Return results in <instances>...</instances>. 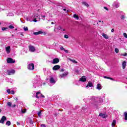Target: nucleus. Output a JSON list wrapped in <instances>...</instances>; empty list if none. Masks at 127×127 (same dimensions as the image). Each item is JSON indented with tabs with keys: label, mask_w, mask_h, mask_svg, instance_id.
Here are the masks:
<instances>
[{
	"label": "nucleus",
	"mask_w": 127,
	"mask_h": 127,
	"mask_svg": "<svg viewBox=\"0 0 127 127\" xmlns=\"http://www.w3.org/2000/svg\"><path fill=\"white\" fill-rule=\"evenodd\" d=\"M60 69V65H56L53 67V70H59Z\"/></svg>",
	"instance_id": "9d476101"
},
{
	"label": "nucleus",
	"mask_w": 127,
	"mask_h": 127,
	"mask_svg": "<svg viewBox=\"0 0 127 127\" xmlns=\"http://www.w3.org/2000/svg\"><path fill=\"white\" fill-rule=\"evenodd\" d=\"M64 52H65V53H69V51L67 50L64 49Z\"/></svg>",
	"instance_id": "c03bdc74"
},
{
	"label": "nucleus",
	"mask_w": 127,
	"mask_h": 127,
	"mask_svg": "<svg viewBox=\"0 0 127 127\" xmlns=\"http://www.w3.org/2000/svg\"><path fill=\"white\" fill-rule=\"evenodd\" d=\"M1 110L0 109V113H1Z\"/></svg>",
	"instance_id": "e2e57ef3"
},
{
	"label": "nucleus",
	"mask_w": 127,
	"mask_h": 127,
	"mask_svg": "<svg viewBox=\"0 0 127 127\" xmlns=\"http://www.w3.org/2000/svg\"><path fill=\"white\" fill-rule=\"evenodd\" d=\"M5 50H6V52H7V54H9V53H10V46L6 47Z\"/></svg>",
	"instance_id": "9b49d317"
},
{
	"label": "nucleus",
	"mask_w": 127,
	"mask_h": 127,
	"mask_svg": "<svg viewBox=\"0 0 127 127\" xmlns=\"http://www.w3.org/2000/svg\"><path fill=\"white\" fill-rule=\"evenodd\" d=\"M68 74V71H65L64 72V73H63L62 74H61L60 75V77H61V78H65V77H66V76H67Z\"/></svg>",
	"instance_id": "423d86ee"
},
{
	"label": "nucleus",
	"mask_w": 127,
	"mask_h": 127,
	"mask_svg": "<svg viewBox=\"0 0 127 127\" xmlns=\"http://www.w3.org/2000/svg\"><path fill=\"white\" fill-rule=\"evenodd\" d=\"M6 92L8 94H10V89H7Z\"/></svg>",
	"instance_id": "79ce46f5"
},
{
	"label": "nucleus",
	"mask_w": 127,
	"mask_h": 127,
	"mask_svg": "<svg viewBox=\"0 0 127 127\" xmlns=\"http://www.w3.org/2000/svg\"><path fill=\"white\" fill-rule=\"evenodd\" d=\"M50 83H52V84H55L56 83V81L54 79L53 77H51L50 79Z\"/></svg>",
	"instance_id": "2eb2a0df"
},
{
	"label": "nucleus",
	"mask_w": 127,
	"mask_h": 127,
	"mask_svg": "<svg viewBox=\"0 0 127 127\" xmlns=\"http://www.w3.org/2000/svg\"><path fill=\"white\" fill-rule=\"evenodd\" d=\"M15 30H17V29H15Z\"/></svg>",
	"instance_id": "338daca9"
},
{
	"label": "nucleus",
	"mask_w": 127,
	"mask_h": 127,
	"mask_svg": "<svg viewBox=\"0 0 127 127\" xmlns=\"http://www.w3.org/2000/svg\"><path fill=\"white\" fill-rule=\"evenodd\" d=\"M34 15L35 16L37 21H39V20H40V18L38 14H34Z\"/></svg>",
	"instance_id": "dca6fc26"
},
{
	"label": "nucleus",
	"mask_w": 127,
	"mask_h": 127,
	"mask_svg": "<svg viewBox=\"0 0 127 127\" xmlns=\"http://www.w3.org/2000/svg\"><path fill=\"white\" fill-rule=\"evenodd\" d=\"M59 59L58 58L54 59L53 61V64H57V63H59Z\"/></svg>",
	"instance_id": "ddd939ff"
},
{
	"label": "nucleus",
	"mask_w": 127,
	"mask_h": 127,
	"mask_svg": "<svg viewBox=\"0 0 127 127\" xmlns=\"http://www.w3.org/2000/svg\"><path fill=\"white\" fill-rule=\"evenodd\" d=\"M113 7H116V8H118L119 6H120V4L117 2H115L113 4Z\"/></svg>",
	"instance_id": "6e6552de"
},
{
	"label": "nucleus",
	"mask_w": 127,
	"mask_h": 127,
	"mask_svg": "<svg viewBox=\"0 0 127 127\" xmlns=\"http://www.w3.org/2000/svg\"><path fill=\"white\" fill-rule=\"evenodd\" d=\"M121 56H127V53H125L124 54H121Z\"/></svg>",
	"instance_id": "72a5a7b5"
},
{
	"label": "nucleus",
	"mask_w": 127,
	"mask_h": 127,
	"mask_svg": "<svg viewBox=\"0 0 127 127\" xmlns=\"http://www.w3.org/2000/svg\"><path fill=\"white\" fill-rule=\"evenodd\" d=\"M82 4L84 5H85V6H87V7H89V4L87 3L86 1L82 2Z\"/></svg>",
	"instance_id": "5701e85b"
},
{
	"label": "nucleus",
	"mask_w": 127,
	"mask_h": 127,
	"mask_svg": "<svg viewBox=\"0 0 127 127\" xmlns=\"http://www.w3.org/2000/svg\"><path fill=\"white\" fill-rule=\"evenodd\" d=\"M114 31H115V29H112L111 30V32H114Z\"/></svg>",
	"instance_id": "5fc2aeb1"
},
{
	"label": "nucleus",
	"mask_w": 127,
	"mask_h": 127,
	"mask_svg": "<svg viewBox=\"0 0 127 127\" xmlns=\"http://www.w3.org/2000/svg\"><path fill=\"white\" fill-rule=\"evenodd\" d=\"M41 96H42V94L40 92H38L36 94V98L39 99V98H41Z\"/></svg>",
	"instance_id": "1a4fd4ad"
},
{
	"label": "nucleus",
	"mask_w": 127,
	"mask_h": 127,
	"mask_svg": "<svg viewBox=\"0 0 127 127\" xmlns=\"http://www.w3.org/2000/svg\"><path fill=\"white\" fill-rule=\"evenodd\" d=\"M60 49L61 50H64V51L65 50V49L63 46L60 47Z\"/></svg>",
	"instance_id": "a19ab883"
},
{
	"label": "nucleus",
	"mask_w": 127,
	"mask_h": 127,
	"mask_svg": "<svg viewBox=\"0 0 127 127\" xmlns=\"http://www.w3.org/2000/svg\"><path fill=\"white\" fill-rule=\"evenodd\" d=\"M37 114L39 118H40V117H41V111L38 112Z\"/></svg>",
	"instance_id": "c756f323"
},
{
	"label": "nucleus",
	"mask_w": 127,
	"mask_h": 127,
	"mask_svg": "<svg viewBox=\"0 0 127 127\" xmlns=\"http://www.w3.org/2000/svg\"><path fill=\"white\" fill-rule=\"evenodd\" d=\"M7 73L8 75H13L14 73H15V71L13 69L11 70H7Z\"/></svg>",
	"instance_id": "39448f33"
},
{
	"label": "nucleus",
	"mask_w": 127,
	"mask_h": 127,
	"mask_svg": "<svg viewBox=\"0 0 127 127\" xmlns=\"http://www.w3.org/2000/svg\"><path fill=\"white\" fill-rule=\"evenodd\" d=\"M7 16H13V13L10 12V13H9L8 14H7Z\"/></svg>",
	"instance_id": "473e14b6"
},
{
	"label": "nucleus",
	"mask_w": 127,
	"mask_h": 127,
	"mask_svg": "<svg viewBox=\"0 0 127 127\" xmlns=\"http://www.w3.org/2000/svg\"><path fill=\"white\" fill-rule=\"evenodd\" d=\"M43 34H44V35H46V34H47V33L46 32H43Z\"/></svg>",
	"instance_id": "8fccbe9b"
},
{
	"label": "nucleus",
	"mask_w": 127,
	"mask_h": 127,
	"mask_svg": "<svg viewBox=\"0 0 127 127\" xmlns=\"http://www.w3.org/2000/svg\"><path fill=\"white\" fill-rule=\"evenodd\" d=\"M51 24H54V22H52Z\"/></svg>",
	"instance_id": "052dcab7"
},
{
	"label": "nucleus",
	"mask_w": 127,
	"mask_h": 127,
	"mask_svg": "<svg viewBox=\"0 0 127 127\" xmlns=\"http://www.w3.org/2000/svg\"><path fill=\"white\" fill-rule=\"evenodd\" d=\"M42 33H43V32H42V31H39L38 32H34L33 34L34 35H39V34H42Z\"/></svg>",
	"instance_id": "4468645a"
},
{
	"label": "nucleus",
	"mask_w": 127,
	"mask_h": 127,
	"mask_svg": "<svg viewBox=\"0 0 127 127\" xmlns=\"http://www.w3.org/2000/svg\"><path fill=\"white\" fill-rule=\"evenodd\" d=\"M99 116L100 117H102V118H103L104 119H106L107 118V115L103 114L102 113H100Z\"/></svg>",
	"instance_id": "6ab92c4d"
},
{
	"label": "nucleus",
	"mask_w": 127,
	"mask_h": 127,
	"mask_svg": "<svg viewBox=\"0 0 127 127\" xmlns=\"http://www.w3.org/2000/svg\"><path fill=\"white\" fill-rule=\"evenodd\" d=\"M29 50L31 52H34V51H35V47H34V46H32V45L29 46Z\"/></svg>",
	"instance_id": "7ed1b4c3"
},
{
	"label": "nucleus",
	"mask_w": 127,
	"mask_h": 127,
	"mask_svg": "<svg viewBox=\"0 0 127 127\" xmlns=\"http://www.w3.org/2000/svg\"><path fill=\"white\" fill-rule=\"evenodd\" d=\"M94 96H92V97H91V100H93V99H94Z\"/></svg>",
	"instance_id": "6e6d98bb"
},
{
	"label": "nucleus",
	"mask_w": 127,
	"mask_h": 127,
	"mask_svg": "<svg viewBox=\"0 0 127 127\" xmlns=\"http://www.w3.org/2000/svg\"><path fill=\"white\" fill-rule=\"evenodd\" d=\"M36 18H37L35 17L34 14H33V15L27 17L26 20L28 21H34V22H37V20H36Z\"/></svg>",
	"instance_id": "f257e3e1"
},
{
	"label": "nucleus",
	"mask_w": 127,
	"mask_h": 127,
	"mask_svg": "<svg viewBox=\"0 0 127 127\" xmlns=\"http://www.w3.org/2000/svg\"><path fill=\"white\" fill-rule=\"evenodd\" d=\"M10 94H11L12 95H14V91L13 90H11V91H10Z\"/></svg>",
	"instance_id": "58836bf2"
},
{
	"label": "nucleus",
	"mask_w": 127,
	"mask_h": 127,
	"mask_svg": "<svg viewBox=\"0 0 127 127\" xmlns=\"http://www.w3.org/2000/svg\"><path fill=\"white\" fill-rule=\"evenodd\" d=\"M7 29H8L7 27H2L1 28V30H2V31H5L7 30Z\"/></svg>",
	"instance_id": "a878e982"
},
{
	"label": "nucleus",
	"mask_w": 127,
	"mask_h": 127,
	"mask_svg": "<svg viewBox=\"0 0 127 127\" xmlns=\"http://www.w3.org/2000/svg\"><path fill=\"white\" fill-rule=\"evenodd\" d=\"M29 70H33L34 69V64H30L28 66Z\"/></svg>",
	"instance_id": "f03ea898"
},
{
	"label": "nucleus",
	"mask_w": 127,
	"mask_h": 127,
	"mask_svg": "<svg viewBox=\"0 0 127 127\" xmlns=\"http://www.w3.org/2000/svg\"><path fill=\"white\" fill-rule=\"evenodd\" d=\"M41 127H46V126H45V125H44V124H42V125H41Z\"/></svg>",
	"instance_id": "a18cd8bd"
},
{
	"label": "nucleus",
	"mask_w": 127,
	"mask_h": 127,
	"mask_svg": "<svg viewBox=\"0 0 127 127\" xmlns=\"http://www.w3.org/2000/svg\"><path fill=\"white\" fill-rule=\"evenodd\" d=\"M123 69H126L127 66V62L124 61L122 63Z\"/></svg>",
	"instance_id": "f3484780"
},
{
	"label": "nucleus",
	"mask_w": 127,
	"mask_h": 127,
	"mask_svg": "<svg viewBox=\"0 0 127 127\" xmlns=\"http://www.w3.org/2000/svg\"><path fill=\"white\" fill-rule=\"evenodd\" d=\"M64 38L68 39V38H69V36H68V35H64Z\"/></svg>",
	"instance_id": "e433bc0d"
},
{
	"label": "nucleus",
	"mask_w": 127,
	"mask_h": 127,
	"mask_svg": "<svg viewBox=\"0 0 127 127\" xmlns=\"http://www.w3.org/2000/svg\"><path fill=\"white\" fill-rule=\"evenodd\" d=\"M16 105H15V104L13 105L12 106V108H15Z\"/></svg>",
	"instance_id": "603ef678"
},
{
	"label": "nucleus",
	"mask_w": 127,
	"mask_h": 127,
	"mask_svg": "<svg viewBox=\"0 0 127 127\" xmlns=\"http://www.w3.org/2000/svg\"><path fill=\"white\" fill-rule=\"evenodd\" d=\"M100 102H103V99H101Z\"/></svg>",
	"instance_id": "13d9d810"
},
{
	"label": "nucleus",
	"mask_w": 127,
	"mask_h": 127,
	"mask_svg": "<svg viewBox=\"0 0 127 127\" xmlns=\"http://www.w3.org/2000/svg\"><path fill=\"white\" fill-rule=\"evenodd\" d=\"M116 124H117V121L116 120H113V122L112 123V126L113 127L116 126Z\"/></svg>",
	"instance_id": "4be33fe9"
},
{
	"label": "nucleus",
	"mask_w": 127,
	"mask_h": 127,
	"mask_svg": "<svg viewBox=\"0 0 127 127\" xmlns=\"http://www.w3.org/2000/svg\"><path fill=\"white\" fill-rule=\"evenodd\" d=\"M102 22V21H99V22Z\"/></svg>",
	"instance_id": "69168bd1"
},
{
	"label": "nucleus",
	"mask_w": 127,
	"mask_h": 127,
	"mask_svg": "<svg viewBox=\"0 0 127 127\" xmlns=\"http://www.w3.org/2000/svg\"><path fill=\"white\" fill-rule=\"evenodd\" d=\"M79 81H81V82H86V81H87V78H86V76H82L79 79Z\"/></svg>",
	"instance_id": "f8f14e48"
},
{
	"label": "nucleus",
	"mask_w": 127,
	"mask_h": 127,
	"mask_svg": "<svg viewBox=\"0 0 127 127\" xmlns=\"http://www.w3.org/2000/svg\"><path fill=\"white\" fill-rule=\"evenodd\" d=\"M96 89H97V90H101L102 89V85H101L100 83H98L97 84Z\"/></svg>",
	"instance_id": "aec40b11"
},
{
	"label": "nucleus",
	"mask_w": 127,
	"mask_h": 127,
	"mask_svg": "<svg viewBox=\"0 0 127 127\" xmlns=\"http://www.w3.org/2000/svg\"><path fill=\"white\" fill-rule=\"evenodd\" d=\"M69 60H70V61H71V62H72L73 63H76V64L77 63V61H76L75 60H72V59H70Z\"/></svg>",
	"instance_id": "c85d7f7f"
},
{
	"label": "nucleus",
	"mask_w": 127,
	"mask_h": 127,
	"mask_svg": "<svg viewBox=\"0 0 127 127\" xmlns=\"http://www.w3.org/2000/svg\"><path fill=\"white\" fill-rule=\"evenodd\" d=\"M63 31H65V29H63Z\"/></svg>",
	"instance_id": "0e129e2a"
},
{
	"label": "nucleus",
	"mask_w": 127,
	"mask_h": 127,
	"mask_svg": "<svg viewBox=\"0 0 127 127\" xmlns=\"http://www.w3.org/2000/svg\"><path fill=\"white\" fill-rule=\"evenodd\" d=\"M17 126H19V125H20V124L19 122H17Z\"/></svg>",
	"instance_id": "4d7b16f0"
},
{
	"label": "nucleus",
	"mask_w": 127,
	"mask_h": 127,
	"mask_svg": "<svg viewBox=\"0 0 127 127\" xmlns=\"http://www.w3.org/2000/svg\"><path fill=\"white\" fill-rule=\"evenodd\" d=\"M42 17H44V18L45 17V15H42Z\"/></svg>",
	"instance_id": "bf43d9fd"
},
{
	"label": "nucleus",
	"mask_w": 127,
	"mask_h": 127,
	"mask_svg": "<svg viewBox=\"0 0 127 127\" xmlns=\"http://www.w3.org/2000/svg\"><path fill=\"white\" fill-rule=\"evenodd\" d=\"M64 10L65 11H66V9H64Z\"/></svg>",
	"instance_id": "680f3d73"
},
{
	"label": "nucleus",
	"mask_w": 127,
	"mask_h": 127,
	"mask_svg": "<svg viewBox=\"0 0 127 127\" xmlns=\"http://www.w3.org/2000/svg\"><path fill=\"white\" fill-rule=\"evenodd\" d=\"M124 116H125V120L126 121H127V112H125L124 113Z\"/></svg>",
	"instance_id": "bb28decb"
},
{
	"label": "nucleus",
	"mask_w": 127,
	"mask_h": 127,
	"mask_svg": "<svg viewBox=\"0 0 127 127\" xmlns=\"http://www.w3.org/2000/svg\"><path fill=\"white\" fill-rule=\"evenodd\" d=\"M123 35H124V37H125V38H127V33H123Z\"/></svg>",
	"instance_id": "4c0bfd02"
},
{
	"label": "nucleus",
	"mask_w": 127,
	"mask_h": 127,
	"mask_svg": "<svg viewBox=\"0 0 127 127\" xmlns=\"http://www.w3.org/2000/svg\"><path fill=\"white\" fill-rule=\"evenodd\" d=\"M127 80V77L126 78Z\"/></svg>",
	"instance_id": "774afa93"
},
{
	"label": "nucleus",
	"mask_w": 127,
	"mask_h": 127,
	"mask_svg": "<svg viewBox=\"0 0 127 127\" xmlns=\"http://www.w3.org/2000/svg\"><path fill=\"white\" fill-rule=\"evenodd\" d=\"M45 98V96H44V95H42L41 96V98Z\"/></svg>",
	"instance_id": "864d4df0"
},
{
	"label": "nucleus",
	"mask_w": 127,
	"mask_h": 127,
	"mask_svg": "<svg viewBox=\"0 0 127 127\" xmlns=\"http://www.w3.org/2000/svg\"><path fill=\"white\" fill-rule=\"evenodd\" d=\"M8 27L10 29H13V28H14V27L12 25H9Z\"/></svg>",
	"instance_id": "c9c22d12"
},
{
	"label": "nucleus",
	"mask_w": 127,
	"mask_h": 127,
	"mask_svg": "<svg viewBox=\"0 0 127 127\" xmlns=\"http://www.w3.org/2000/svg\"><path fill=\"white\" fill-rule=\"evenodd\" d=\"M23 29L24 31H28V28L27 27H24Z\"/></svg>",
	"instance_id": "7c9ffc66"
},
{
	"label": "nucleus",
	"mask_w": 127,
	"mask_h": 127,
	"mask_svg": "<svg viewBox=\"0 0 127 127\" xmlns=\"http://www.w3.org/2000/svg\"><path fill=\"white\" fill-rule=\"evenodd\" d=\"M7 106H9V107H11V102H8Z\"/></svg>",
	"instance_id": "ea45409f"
},
{
	"label": "nucleus",
	"mask_w": 127,
	"mask_h": 127,
	"mask_svg": "<svg viewBox=\"0 0 127 127\" xmlns=\"http://www.w3.org/2000/svg\"><path fill=\"white\" fill-rule=\"evenodd\" d=\"M102 36L104 37V38H105V39H109V36L104 33H102Z\"/></svg>",
	"instance_id": "a211bd4d"
},
{
	"label": "nucleus",
	"mask_w": 127,
	"mask_h": 127,
	"mask_svg": "<svg viewBox=\"0 0 127 127\" xmlns=\"http://www.w3.org/2000/svg\"><path fill=\"white\" fill-rule=\"evenodd\" d=\"M62 29L61 27L59 26L58 27L57 29L59 30H60L61 29Z\"/></svg>",
	"instance_id": "49530a36"
},
{
	"label": "nucleus",
	"mask_w": 127,
	"mask_h": 127,
	"mask_svg": "<svg viewBox=\"0 0 127 127\" xmlns=\"http://www.w3.org/2000/svg\"><path fill=\"white\" fill-rule=\"evenodd\" d=\"M22 114H25L26 113V109L21 110Z\"/></svg>",
	"instance_id": "2f4dec72"
},
{
	"label": "nucleus",
	"mask_w": 127,
	"mask_h": 127,
	"mask_svg": "<svg viewBox=\"0 0 127 127\" xmlns=\"http://www.w3.org/2000/svg\"><path fill=\"white\" fill-rule=\"evenodd\" d=\"M88 87H93V83L91 82H88V84L86 86V88H88Z\"/></svg>",
	"instance_id": "412c9836"
},
{
	"label": "nucleus",
	"mask_w": 127,
	"mask_h": 127,
	"mask_svg": "<svg viewBox=\"0 0 127 127\" xmlns=\"http://www.w3.org/2000/svg\"><path fill=\"white\" fill-rule=\"evenodd\" d=\"M73 17L74 18H76V19H79V16H78V15L76 14H74L73 15Z\"/></svg>",
	"instance_id": "b1692460"
},
{
	"label": "nucleus",
	"mask_w": 127,
	"mask_h": 127,
	"mask_svg": "<svg viewBox=\"0 0 127 127\" xmlns=\"http://www.w3.org/2000/svg\"><path fill=\"white\" fill-rule=\"evenodd\" d=\"M4 121H6V117H5V116H2L0 120V124H3V123H4Z\"/></svg>",
	"instance_id": "0eeeda50"
},
{
	"label": "nucleus",
	"mask_w": 127,
	"mask_h": 127,
	"mask_svg": "<svg viewBox=\"0 0 127 127\" xmlns=\"http://www.w3.org/2000/svg\"><path fill=\"white\" fill-rule=\"evenodd\" d=\"M6 125L8 126H10V125H11V123H10V121H8L6 122Z\"/></svg>",
	"instance_id": "393cba45"
},
{
	"label": "nucleus",
	"mask_w": 127,
	"mask_h": 127,
	"mask_svg": "<svg viewBox=\"0 0 127 127\" xmlns=\"http://www.w3.org/2000/svg\"><path fill=\"white\" fill-rule=\"evenodd\" d=\"M121 18V19H125V15H122Z\"/></svg>",
	"instance_id": "37998d69"
},
{
	"label": "nucleus",
	"mask_w": 127,
	"mask_h": 127,
	"mask_svg": "<svg viewBox=\"0 0 127 127\" xmlns=\"http://www.w3.org/2000/svg\"><path fill=\"white\" fill-rule=\"evenodd\" d=\"M64 70L63 68L61 69V72H64Z\"/></svg>",
	"instance_id": "3c124183"
},
{
	"label": "nucleus",
	"mask_w": 127,
	"mask_h": 127,
	"mask_svg": "<svg viewBox=\"0 0 127 127\" xmlns=\"http://www.w3.org/2000/svg\"><path fill=\"white\" fill-rule=\"evenodd\" d=\"M104 9H106V10H109V9L107 7H104Z\"/></svg>",
	"instance_id": "de8ad7c7"
},
{
	"label": "nucleus",
	"mask_w": 127,
	"mask_h": 127,
	"mask_svg": "<svg viewBox=\"0 0 127 127\" xmlns=\"http://www.w3.org/2000/svg\"><path fill=\"white\" fill-rule=\"evenodd\" d=\"M104 78H105V79H109L110 80H114L113 78L108 76H104Z\"/></svg>",
	"instance_id": "cd10ccee"
},
{
	"label": "nucleus",
	"mask_w": 127,
	"mask_h": 127,
	"mask_svg": "<svg viewBox=\"0 0 127 127\" xmlns=\"http://www.w3.org/2000/svg\"><path fill=\"white\" fill-rule=\"evenodd\" d=\"M30 124H31V125L33 124V122L31 120H30Z\"/></svg>",
	"instance_id": "09e8293b"
},
{
	"label": "nucleus",
	"mask_w": 127,
	"mask_h": 127,
	"mask_svg": "<svg viewBox=\"0 0 127 127\" xmlns=\"http://www.w3.org/2000/svg\"><path fill=\"white\" fill-rule=\"evenodd\" d=\"M119 49L116 48L115 50V52H116V53H119Z\"/></svg>",
	"instance_id": "f704fd0d"
},
{
	"label": "nucleus",
	"mask_w": 127,
	"mask_h": 127,
	"mask_svg": "<svg viewBox=\"0 0 127 127\" xmlns=\"http://www.w3.org/2000/svg\"><path fill=\"white\" fill-rule=\"evenodd\" d=\"M7 63H9V64L15 63V61H14L13 59L10 58H9L7 59Z\"/></svg>",
	"instance_id": "20e7f679"
}]
</instances>
